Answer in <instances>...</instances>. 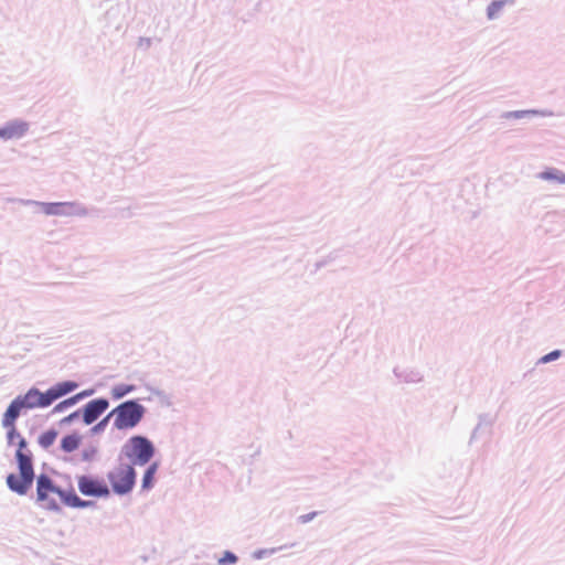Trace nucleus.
<instances>
[{
  "label": "nucleus",
  "mask_w": 565,
  "mask_h": 565,
  "mask_svg": "<svg viewBox=\"0 0 565 565\" xmlns=\"http://www.w3.org/2000/svg\"><path fill=\"white\" fill-rule=\"evenodd\" d=\"M63 491L45 475H41L36 482V501L44 510L58 511Z\"/></svg>",
  "instance_id": "f257e3e1"
},
{
  "label": "nucleus",
  "mask_w": 565,
  "mask_h": 565,
  "mask_svg": "<svg viewBox=\"0 0 565 565\" xmlns=\"http://www.w3.org/2000/svg\"><path fill=\"white\" fill-rule=\"evenodd\" d=\"M143 407L135 401H128L117 406L109 416L114 417V425L118 429L135 427L142 418Z\"/></svg>",
  "instance_id": "f03ea898"
},
{
  "label": "nucleus",
  "mask_w": 565,
  "mask_h": 565,
  "mask_svg": "<svg viewBox=\"0 0 565 565\" xmlns=\"http://www.w3.org/2000/svg\"><path fill=\"white\" fill-rule=\"evenodd\" d=\"M136 473L132 467L121 465L108 475L111 488L117 494H126L135 486Z\"/></svg>",
  "instance_id": "7ed1b4c3"
},
{
  "label": "nucleus",
  "mask_w": 565,
  "mask_h": 565,
  "mask_svg": "<svg viewBox=\"0 0 565 565\" xmlns=\"http://www.w3.org/2000/svg\"><path fill=\"white\" fill-rule=\"evenodd\" d=\"M19 472L10 473L7 477L9 488L19 493L25 494L34 479L32 461H19Z\"/></svg>",
  "instance_id": "20e7f679"
},
{
  "label": "nucleus",
  "mask_w": 565,
  "mask_h": 565,
  "mask_svg": "<svg viewBox=\"0 0 565 565\" xmlns=\"http://www.w3.org/2000/svg\"><path fill=\"white\" fill-rule=\"evenodd\" d=\"M153 454L152 443L142 436L131 437L124 446V455L128 459H150Z\"/></svg>",
  "instance_id": "39448f33"
},
{
  "label": "nucleus",
  "mask_w": 565,
  "mask_h": 565,
  "mask_svg": "<svg viewBox=\"0 0 565 565\" xmlns=\"http://www.w3.org/2000/svg\"><path fill=\"white\" fill-rule=\"evenodd\" d=\"M77 486L82 494L87 497H108L110 491L108 486L99 479L82 476L77 480Z\"/></svg>",
  "instance_id": "423d86ee"
},
{
  "label": "nucleus",
  "mask_w": 565,
  "mask_h": 565,
  "mask_svg": "<svg viewBox=\"0 0 565 565\" xmlns=\"http://www.w3.org/2000/svg\"><path fill=\"white\" fill-rule=\"evenodd\" d=\"M108 401L104 398L94 399L87 403L83 409L84 423L87 425L94 423L108 408Z\"/></svg>",
  "instance_id": "0eeeda50"
},
{
  "label": "nucleus",
  "mask_w": 565,
  "mask_h": 565,
  "mask_svg": "<svg viewBox=\"0 0 565 565\" xmlns=\"http://www.w3.org/2000/svg\"><path fill=\"white\" fill-rule=\"evenodd\" d=\"M24 408L23 404L21 403V401L18 398H15L8 407L7 412L4 413L3 415V419H2V424L4 427L7 428H10L11 429H15L14 428V422L15 419L19 417L20 415V412L21 409Z\"/></svg>",
  "instance_id": "6e6552de"
},
{
  "label": "nucleus",
  "mask_w": 565,
  "mask_h": 565,
  "mask_svg": "<svg viewBox=\"0 0 565 565\" xmlns=\"http://www.w3.org/2000/svg\"><path fill=\"white\" fill-rule=\"evenodd\" d=\"M9 441L11 444H18L17 459H30L31 452L28 450L25 440L15 431V429L9 430Z\"/></svg>",
  "instance_id": "1a4fd4ad"
},
{
  "label": "nucleus",
  "mask_w": 565,
  "mask_h": 565,
  "mask_svg": "<svg viewBox=\"0 0 565 565\" xmlns=\"http://www.w3.org/2000/svg\"><path fill=\"white\" fill-rule=\"evenodd\" d=\"M81 441H82V437L77 433L66 435L61 440V449L64 452H72V451L78 449Z\"/></svg>",
  "instance_id": "9d476101"
},
{
  "label": "nucleus",
  "mask_w": 565,
  "mask_h": 565,
  "mask_svg": "<svg viewBox=\"0 0 565 565\" xmlns=\"http://www.w3.org/2000/svg\"><path fill=\"white\" fill-rule=\"evenodd\" d=\"M26 130L24 124H15L0 129V137L11 139L21 137Z\"/></svg>",
  "instance_id": "9b49d317"
},
{
  "label": "nucleus",
  "mask_w": 565,
  "mask_h": 565,
  "mask_svg": "<svg viewBox=\"0 0 565 565\" xmlns=\"http://www.w3.org/2000/svg\"><path fill=\"white\" fill-rule=\"evenodd\" d=\"M66 207H73V203H67V202L42 203V211L47 215L64 214Z\"/></svg>",
  "instance_id": "f8f14e48"
},
{
  "label": "nucleus",
  "mask_w": 565,
  "mask_h": 565,
  "mask_svg": "<svg viewBox=\"0 0 565 565\" xmlns=\"http://www.w3.org/2000/svg\"><path fill=\"white\" fill-rule=\"evenodd\" d=\"M508 2H509V0L492 1L487 9L488 18L490 20L499 18Z\"/></svg>",
  "instance_id": "ddd939ff"
},
{
  "label": "nucleus",
  "mask_w": 565,
  "mask_h": 565,
  "mask_svg": "<svg viewBox=\"0 0 565 565\" xmlns=\"http://www.w3.org/2000/svg\"><path fill=\"white\" fill-rule=\"evenodd\" d=\"M24 408H35L39 407V391L30 390L24 396L19 397Z\"/></svg>",
  "instance_id": "4468645a"
},
{
  "label": "nucleus",
  "mask_w": 565,
  "mask_h": 565,
  "mask_svg": "<svg viewBox=\"0 0 565 565\" xmlns=\"http://www.w3.org/2000/svg\"><path fill=\"white\" fill-rule=\"evenodd\" d=\"M92 394V392H82V393H78L76 394L75 396L73 397H70L63 402H61L60 404H57L54 408H53V413H61L63 412L65 408L74 405L75 403H77L81 398H83L84 396H87Z\"/></svg>",
  "instance_id": "2eb2a0df"
},
{
  "label": "nucleus",
  "mask_w": 565,
  "mask_h": 565,
  "mask_svg": "<svg viewBox=\"0 0 565 565\" xmlns=\"http://www.w3.org/2000/svg\"><path fill=\"white\" fill-rule=\"evenodd\" d=\"M63 498L61 499V504L64 503L66 505L73 507V508H84L88 504V502L81 500L76 494L74 493H65L63 491Z\"/></svg>",
  "instance_id": "dca6fc26"
},
{
  "label": "nucleus",
  "mask_w": 565,
  "mask_h": 565,
  "mask_svg": "<svg viewBox=\"0 0 565 565\" xmlns=\"http://www.w3.org/2000/svg\"><path fill=\"white\" fill-rule=\"evenodd\" d=\"M56 437H57V431L55 429H50V430L42 433L40 435L38 441L42 448L46 449L54 444V441L56 440Z\"/></svg>",
  "instance_id": "f3484780"
},
{
  "label": "nucleus",
  "mask_w": 565,
  "mask_h": 565,
  "mask_svg": "<svg viewBox=\"0 0 565 565\" xmlns=\"http://www.w3.org/2000/svg\"><path fill=\"white\" fill-rule=\"evenodd\" d=\"M76 387L77 383L71 381L62 382L54 386L58 397H62L63 395L70 392H73Z\"/></svg>",
  "instance_id": "a211bd4d"
},
{
  "label": "nucleus",
  "mask_w": 565,
  "mask_h": 565,
  "mask_svg": "<svg viewBox=\"0 0 565 565\" xmlns=\"http://www.w3.org/2000/svg\"><path fill=\"white\" fill-rule=\"evenodd\" d=\"M158 465L157 462H153L146 471L143 478H142V488L143 489H150L152 487L154 473L157 471Z\"/></svg>",
  "instance_id": "6ab92c4d"
},
{
  "label": "nucleus",
  "mask_w": 565,
  "mask_h": 565,
  "mask_svg": "<svg viewBox=\"0 0 565 565\" xmlns=\"http://www.w3.org/2000/svg\"><path fill=\"white\" fill-rule=\"evenodd\" d=\"M545 180H555L558 183H565V173L558 171H545L541 174Z\"/></svg>",
  "instance_id": "aec40b11"
},
{
  "label": "nucleus",
  "mask_w": 565,
  "mask_h": 565,
  "mask_svg": "<svg viewBox=\"0 0 565 565\" xmlns=\"http://www.w3.org/2000/svg\"><path fill=\"white\" fill-rule=\"evenodd\" d=\"M134 390L131 385L120 384L113 388L111 394L115 398H120Z\"/></svg>",
  "instance_id": "412c9836"
},
{
  "label": "nucleus",
  "mask_w": 565,
  "mask_h": 565,
  "mask_svg": "<svg viewBox=\"0 0 565 565\" xmlns=\"http://www.w3.org/2000/svg\"><path fill=\"white\" fill-rule=\"evenodd\" d=\"M236 561L237 557L233 553L225 552L224 556L218 559V565L234 564Z\"/></svg>",
  "instance_id": "4be33fe9"
},
{
  "label": "nucleus",
  "mask_w": 565,
  "mask_h": 565,
  "mask_svg": "<svg viewBox=\"0 0 565 565\" xmlns=\"http://www.w3.org/2000/svg\"><path fill=\"white\" fill-rule=\"evenodd\" d=\"M44 396H45V402L47 404V406H50L55 399L60 398L56 394V391L53 387H51L50 390H47L45 393H44Z\"/></svg>",
  "instance_id": "5701e85b"
},
{
  "label": "nucleus",
  "mask_w": 565,
  "mask_h": 565,
  "mask_svg": "<svg viewBox=\"0 0 565 565\" xmlns=\"http://www.w3.org/2000/svg\"><path fill=\"white\" fill-rule=\"evenodd\" d=\"M559 354H561V352L558 350L552 351L548 354L544 355L541 359V362L547 363L550 361H553V360L557 359L559 356Z\"/></svg>",
  "instance_id": "b1692460"
},
{
  "label": "nucleus",
  "mask_w": 565,
  "mask_h": 565,
  "mask_svg": "<svg viewBox=\"0 0 565 565\" xmlns=\"http://www.w3.org/2000/svg\"><path fill=\"white\" fill-rule=\"evenodd\" d=\"M44 402H45L44 393H41V392L39 391V403H38L39 407H46V406H47V404H46V403H44Z\"/></svg>",
  "instance_id": "393cba45"
},
{
  "label": "nucleus",
  "mask_w": 565,
  "mask_h": 565,
  "mask_svg": "<svg viewBox=\"0 0 565 565\" xmlns=\"http://www.w3.org/2000/svg\"><path fill=\"white\" fill-rule=\"evenodd\" d=\"M78 414H79V412H74L71 415H68L67 417H65L62 422L70 423L72 420H74L78 416Z\"/></svg>",
  "instance_id": "a878e982"
},
{
  "label": "nucleus",
  "mask_w": 565,
  "mask_h": 565,
  "mask_svg": "<svg viewBox=\"0 0 565 565\" xmlns=\"http://www.w3.org/2000/svg\"><path fill=\"white\" fill-rule=\"evenodd\" d=\"M316 515V513H310V514H306V515H301L300 516V521L302 523H306V522H309L310 520H312V518Z\"/></svg>",
  "instance_id": "bb28decb"
},
{
  "label": "nucleus",
  "mask_w": 565,
  "mask_h": 565,
  "mask_svg": "<svg viewBox=\"0 0 565 565\" xmlns=\"http://www.w3.org/2000/svg\"><path fill=\"white\" fill-rule=\"evenodd\" d=\"M110 416L108 415L104 420H102L97 426H95V430L98 429V428H102V426L107 422V419L109 418Z\"/></svg>",
  "instance_id": "cd10ccee"
}]
</instances>
